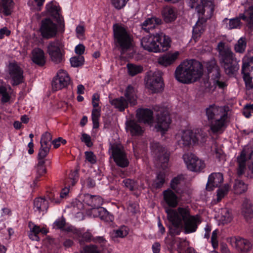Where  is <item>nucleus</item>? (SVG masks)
<instances>
[{
	"label": "nucleus",
	"mask_w": 253,
	"mask_h": 253,
	"mask_svg": "<svg viewBox=\"0 0 253 253\" xmlns=\"http://www.w3.org/2000/svg\"><path fill=\"white\" fill-rule=\"evenodd\" d=\"M166 212L169 221L172 224L169 229L172 235L179 234V227L182 226V222L186 233L195 232L201 222L199 215H191L190 210L187 206L180 207L176 210L167 208Z\"/></svg>",
	"instance_id": "nucleus-1"
},
{
	"label": "nucleus",
	"mask_w": 253,
	"mask_h": 253,
	"mask_svg": "<svg viewBox=\"0 0 253 253\" xmlns=\"http://www.w3.org/2000/svg\"><path fill=\"white\" fill-rule=\"evenodd\" d=\"M203 74L202 64L196 60H186L176 69L175 79L179 82L190 84L197 81Z\"/></svg>",
	"instance_id": "nucleus-2"
},
{
	"label": "nucleus",
	"mask_w": 253,
	"mask_h": 253,
	"mask_svg": "<svg viewBox=\"0 0 253 253\" xmlns=\"http://www.w3.org/2000/svg\"><path fill=\"white\" fill-rule=\"evenodd\" d=\"M206 115L210 121V128L213 133H221L227 126V112L222 107L211 105L206 109Z\"/></svg>",
	"instance_id": "nucleus-3"
},
{
	"label": "nucleus",
	"mask_w": 253,
	"mask_h": 253,
	"mask_svg": "<svg viewBox=\"0 0 253 253\" xmlns=\"http://www.w3.org/2000/svg\"><path fill=\"white\" fill-rule=\"evenodd\" d=\"M114 41L116 45L125 52L133 46V37L131 34L122 25H113Z\"/></svg>",
	"instance_id": "nucleus-4"
},
{
	"label": "nucleus",
	"mask_w": 253,
	"mask_h": 253,
	"mask_svg": "<svg viewBox=\"0 0 253 253\" xmlns=\"http://www.w3.org/2000/svg\"><path fill=\"white\" fill-rule=\"evenodd\" d=\"M217 49L219 52V60L221 66L227 74H232L234 71V63L236 62L234 53L228 46L223 42L218 43Z\"/></svg>",
	"instance_id": "nucleus-5"
},
{
	"label": "nucleus",
	"mask_w": 253,
	"mask_h": 253,
	"mask_svg": "<svg viewBox=\"0 0 253 253\" xmlns=\"http://www.w3.org/2000/svg\"><path fill=\"white\" fill-rule=\"evenodd\" d=\"M204 136L205 134L201 130L194 131L186 129L179 130L175 135V139L179 145L186 147L198 143Z\"/></svg>",
	"instance_id": "nucleus-6"
},
{
	"label": "nucleus",
	"mask_w": 253,
	"mask_h": 253,
	"mask_svg": "<svg viewBox=\"0 0 253 253\" xmlns=\"http://www.w3.org/2000/svg\"><path fill=\"white\" fill-rule=\"evenodd\" d=\"M190 6L195 8L198 13L205 15V19L211 17L213 11L214 5L209 0H188Z\"/></svg>",
	"instance_id": "nucleus-7"
},
{
	"label": "nucleus",
	"mask_w": 253,
	"mask_h": 253,
	"mask_svg": "<svg viewBox=\"0 0 253 253\" xmlns=\"http://www.w3.org/2000/svg\"><path fill=\"white\" fill-rule=\"evenodd\" d=\"M47 53L51 60L56 64H59L64 60V46L58 41L50 42L47 45Z\"/></svg>",
	"instance_id": "nucleus-8"
},
{
	"label": "nucleus",
	"mask_w": 253,
	"mask_h": 253,
	"mask_svg": "<svg viewBox=\"0 0 253 253\" xmlns=\"http://www.w3.org/2000/svg\"><path fill=\"white\" fill-rule=\"evenodd\" d=\"M183 159L187 169L192 171L200 172L205 168L204 161L192 153L185 154Z\"/></svg>",
	"instance_id": "nucleus-9"
},
{
	"label": "nucleus",
	"mask_w": 253,
	"mask_h": 253,
	"mask_svg": "<svg viewBox=\"0 0 253 253\" xmlns=\"http://www.w3.org/2000/svg\"><path fill=\"white\" fill-rule=\"evenodd\" d=\"M146 86L152 92L161 91L164 87L161 74L158 72H150L147 75Z\"/></svg>",
	"instance_id": "nucleus-10"
},
{
	"label": "nucleus",
	"mask_w": 253,
	"mask_h": 253,
	"mask_svg": "<svg viewBox=\"0 0 253 253\" xmlns=\"http://www.w3.org/2000/svg\"><path fill=\"white\" fill-rule=\"evenodd\" d=\"M240 19L247 22L250 27L253 26V6L245 10L244 13L241 14L239 17L231 19L227 27L229 29L238 28L241 25Z\"/></svg>",
	"instance_id": "nucleus-11"
},
{
	"label": "nucleus",
	"mask_w": 253,
	"mask_h": 253,
	"mask_svg": "<svg viewBox=\"0 0 253 253\" xmlns=\"http://www.w3.org/2000/svg\"><path fill=\"white\" fill-rule=\"evenodd\" d=\"M109 150L117 165L123 168L128 166V161L121 145H111Z\"/></svg>",
	"instance_id": "nucleus-12"
},
{
	"label": "nucleus",
	"mask_w": 253,
	"mask_h": 253,
	"mask_svg": "<svg viewBox=\"0 0 253 253\" xmlns=\"http://www.w3.org/2000/svg\"><path fill=\"white\" fill-rule=\"evenodd\" d=\"M109 150L117 165L123 168L128 166V161L121 145H111Z\"/></svg>",
	"instance_id": "nucleus-13"
},
{
	"label": "nucleus",
	"mask_w": 253,
	"mask_h": 253,
	"mask_svg": "<svg viewBox=\"0 0 253 253\" xmlns=\"http://www.w3.org/2000/svg\"><path fill=\"white\" fill-rule=\"evenodd\" d=\"M207 68L209 78L213 80V84L220 88H224L226 86L225 82L219 81L220 72L219 67L216 65L214 60H211L207 64Z\"/></svg>",
	"instance_id": "nucleus-14"
},
{
	"label": "nucleus",
	"mask_w": 253,
	"mask_h": 253,
	"mask_svg": "<svg viewBox=\"0 0 253 253\" xmlns=\"http://www.w3.org/2000/svg\"><path fill=\"white\" fill-rule=\"evenodd\" d=\"M40 31L43 38L47 39L52 38L57 34V25L50 19H45L42 21Z\"/></svg>",
	"instance_id": "nucleus-15"
},
{
	"label": "nucleus",
	"mask_w": 253,
	"mask_h": 253,
	"mask_svg": "<svg viewBox=\"0 0 253 253\" xmlns=\"http://www.w3.org/2000/svg\"><path fill=\"white\" fill-rule=\"evenodd\" d=\"M70 82V78L68 73L64 70H59L52 83V88L54 90H60L67 86Z\"/></svg>",
	"instance_id": "nucleus-16"
},
{
	"label": "nucleus",
	"mask_w": 253,
	"mask_h": 253,
	"mask_svg": "<svg viewBox=\"0 0 253 253\" xmlns=\"http://www.w3.org/2000/svg\"><path fill=\"white\" fill-rule=\"evenodd\" d=\"M152 152L162 164V168L164 169L168 166L169 160V154L165 147H162L159 143H153L151 146Z\"/></svg>",
	"instance_id": "nucleus-17"
},
{
	"label": "nucleus",
	"mask_w": 253,
	"mask_h": 253,
	"mask_svg": "<svg viewBox=\"0 0 253 253\" xmlns=\"http://www.w3.org/2000/svg\"><path fill=\"white\" fill-rule=\"evenodd\" d=\"M8 73L11 83L13 85L19 84L23 81V70L16 63L9 64Z\"/></svg>",
	"instance_id": "nucleus-18"
},
{
	"label": "nucleus",
	"mask_w": 253,
	"mask_h": 253,
	"mask_svg": "<svg viewBox=\"0 0 253 253\" xmlns=\"http://www.w3.org/2000/svg\"><path fill=\"white\" fill-rule=\"evenodd\" d=\"M157 38L158 33L143 37L141 40V46L144 50L149 52L157 53V49H158L157 43Z\"/></svg>",
	"instance_id": "nucleus-19"
},
{
	"label": "nucleus",
	"mask_w": 253,
	"mask_h": 253,
	"mask_svg": "<svg viewBox=\"0 0 253 253\" xmlns=\"http://www.w3.org/2000/svg\"><path fill=\"white\" fill-rule=\"evenodd\" d=\"M231 245L242 253L248 252L251 248V243L247 240L240 237H231L229 239Z\"/></svg>",
	"instance_id": "nucleus-20"
},
{
	"label": "nucleus",
	"mask_w": 253,
	"mask_h": 253,
	"mask_svg": "<svg viewBox=\"0 0 253 253\" xmlns=\"http://www.w3.org/2000/svg\"><path fill=\"white\" fill-rule=\"evenodd\" d=\"M99 95L95 93L92 96V104L93 109L91 113V119L93 123V128L99 127V120L100 117L101 109L99 107Z\"/></svg>",
	"instance_id": "nucleus-21"
},
{
	"label": "nucleus",
	"mask_w": 253,
	"mask_h": 253,
	"mask_svg": "<svg viewBox=\"0 0 253 253\" xmlns=\"http://www.w3.org/2000/svg\"><path fill=\"white\" fill-rule=\"evenodd\" d=\"M170 117L168 115H163L158 116L155 126L157 131L160 132L162 134L168 131L170 124Z\"/></svg>",
	"instance_id": "nucleus-22"
},
{
	"label": "nucleus",
	"mask_w": 253,
	"mask_h": 253,
	"mask_svg": "<svg viewBox=\"0 0 253 253\" xmlns=\"http://www.w3.org/2000/svg\"><path fill=\"white\" fill-rule=\"evenodd\" d=\"M199 19L193 28L192 38L196 42L201 36L205 30V22L208 19H205V15L199 13Z\"/></svg>",
	"instance_id": "nucleus-23"
},
{
	"label": "nucleus",
	"mask_w": 253,
	"mask_h": 253,
	"mask_svg": "<svg viewBox=\"0 0 253 253\" xmlns=\"http://www.w3.org/2000/svg\"><path fill=\"white\" fill-rule=\"evenodd\" d=\"M179 54L177 51L169 52L160 57L158 62L162 66L167 67L173 64L178 59Z\"/></svg>",
	"instance_id": "nucleus-24"
},
{
	"label": "nucleus",
	"mask_w": 253,
	"mask_h": 253,
	"mask_svg": "<svg viewBox=\"0 0 253 253\" xmlns=\"http://www.w3.org/2000/svg\"><path fill=\"white\" fill-rule=\"evenodd\" d=\"M158 41H157V53L163 52L167 51L170 46L171 40L169 36L163 33H158Z\"/></svg>",
	"instance_id": "nucleus-25"
},
{
	"label": "nucleus",
	"mask_w": 253,
	"mask_h": 253,
	"mask_svg": "<svg viewBox=\"0 0 253 253\" xmlns=\"http://www.w3.org/2000/svg\"><path fill=\"white\" fill-rule=\"evenodd\" d=\"M223 181V177L221 173H213L209 176L207 184V189L212 190L213 188L218 186Z\"/></svg>",
	"instance_id": "nucleus-26"
},
{
	"label": "nucleus",
	"mask_w": 253,
	"mask_h": 253,
	"mask_svg": "<svg viewBox=\"0 0 253 253\" xmlns=\"http://www.w3.org/2000/svg\"><path fill=\"white\" fill-rule=\"evenodd\" d=\"M136 116L138 120L145 124L151 125L153 119V113L149 109H140L137 111Z\"/></svg>",
	"instance_id": "nucleus-27"
},
{
	"label": "nucleus",
	"mask_w": 253,
	"mask_h": 253,
	"mask_svg": "<svg viewBox=\"0 0 253 253\" xmlns=\"http://www.w3.org/2000/svg\"><path fill=\"white\" fill-rule=\"evenodd\" d=\"M164 199L169 207H176L178 204V199L176 195L170 189L163 192Z\"/></svg>",
	"instance_id": "nucleus-28"
},
{
	"label": "nucleus",
	"mask_w": 253,
	"mask_h": 253,
	"mask_svg": "<svg viewBox=\"0 0 253 253\" xmlns=\"http://www.w3.org/2000/svg\"><path fill=\"white\" fill-rule=\"evenodd\" d=\"M48 208V202L43 198H39L34 200V209L38 214H44Z\"/></svg>",
	"instance_id": "nucleus-29"
},
{
	"label": "nucleus",
	"mask_w": 253,
	"mask_h": 253,
	"mask_svg": "<svg viewBox=\"0 0 253 253\" xmlns=\"http://www.w3.org/2000/svg\"><path fill=\"white\" fill-rule=\"evenodd\" d=\"M32 60L40 66H43L45 63V57L44 51L39 48H36L32 52Z\"/></svg>",
	"instance_id": "nucleus-30"
},
{
	"label": "nucleus",
	"mask_w": 253,
	"mask_h": 253,
	"mask_svg": "<svg viewBox=\"0 0 253 253\" xmlns=\"http://www.w3.org/2000/svg\"><path fill=\"white\" fill-rule=\"evenodd\" d=\"M126 129L127 132H130L132 135H139L143 133L142 128L134 121H127L126 123Z\"/></svg>",
	"instance_id": "nucleus-31"
},
{
	"label": "nucleus",
	"mask_w": 253,
	"mask_h": 253,
	"mask_svg": "<svg viewBox=\"0 0 253 253\" xmlns=\"http://www.w3.org/2000/svg\"><path fill=\"white\" fill-rule=\"evenodd\" d=\"M216 219L219 225H224L230 222L232 217L228 209H222L216 217Z\"/></svg>",
	"instance_id": "nucleus-32"
},
{
	"label": "nucleus",
	"mask_w": 253,
	"mask_h": 253,
	"mask_svg": "<svg viewBox=\"0 0 253 253\" xmlns=\"http://www.w3.org/2000/svg\"><path fill=\"white\" fill-rule=\"evenodd\" d=\"M109 102L112 106L121 112L124 111L128 107V104L127 101L123 96L111 99Z\"/></svg>",
	"instance_id": "nucleus-33"
},
{
	"label": "nucleus",
	"mask_w": 253,
	"mask_h": 253,
	"mask_svg": "<svg viewBox=\"0 0 253 253\" xmlns=\"http://www.w3.org/2000/svg\"><path fill=\"white\" fill-rule=\"evenodd\" d=\"M125 98L131 106H134L137 103V96L134 88L129 85L126 88L125 92Z\"/></svg>",
	"instance_id": "nucleus-34"
},
{
	"label": "nucleus",
	"mask_w": 253,
	"mask_h": 253,
	"mask_svg": "<svg viewBox=\"0 0 253 253\" xmlns=\"http://www.w3.org/2000/svg\"><path fill=\"white\" fill-rule=\"evenodd\" d=\"M161 20L156 17H151L146 19L141 24V27L146 31L153 29L155 27L160 24Z\"/></svg>",
	"instance_id": "nucleus-35"
},
{
	"label": "nucleus",
	"mask_w": 253,
	"mask_h": 253,
	"mask_svg": "<svg viewBox=\"0 0 253 253\" xmlns=\"http://www.w3.org/2000/svg\"><path fill=\"white\" fill-rule=\"evenodd\" d=\"M84 201L88 205L91 207H98L103 203L102 199L98 196H92L90 194H86L84 196Z\"/></svg>",
	"instance_id": "nucleus-36"
},
{
	"label": "nucleus",
	"mask_w": 253,
	"mask_h": 253,
	"mask_svg": "<svg viewBox=\"0 0 253 253\" xmlns=\"http://www.w3.org/2000/svg\"><path fill=\"white\" fill-rule=\"evenodd\" d=\"M253 201L245 199L242 204V213L245 217H250L253 214Z\"/></svg>",
	"instance_id": "nucleus-37"
},
{
	"label": "nucleus",
	"mask_w": 253,
	"mask_h": 253,
	"mask_svg": "<svg viewBox=\"0 0 253 253\" xmlns=\"http://www.w3.org/2000/svg\"><path fill=\"white\" fill-rule=\"evenodd\" d=\"M162 15L165 22L167 23L174 21L176 18L175 11L170 7H165L162 11Z\"/></svg>",
	"instance_id": "nucleus-38"
},
{
	"label": "nucleus",
	"mask_w": 253,
	"mask_h": 253,
	"mask_svg": "<svg viewBox=\"0 0 253 253\" xmlns=\"http://www.w3.org/2000/svg\"><path fill=\"white\" fill-rule=\"evenodd\" d=\"M44 164V160H40L38 164L35 166L34 169V172L35 173V181H38L40 178L46 173V169Z\"/></svg>",
	"instance_id": "nucleus-39"
},
{
	"label": "nucleus",
	"mask_w": 253,
	"mask_h": 253,
	"mask_svg": "<svg viewBox=\"0 0 253 253\" xmlns=\"http://www.w3.org/2000/svg\"><path fill=\"white\" fill-rule=\"evenodd\" d=\"M184 181V177L183 175H178L174 177L170 182V187L177 193L180 194V186Z\"/></svg>",
	"instance_id": "nucleus-40"
},
{
	"label": "nucleus",
	"mask_w": 253,
	"mask_h": 253,
	"mask_svg": "<svg viewBox=\"0 0 253 253\" xmlns=\"http://www.w3.org/2000/svg\"><path fill=\"white\" fill-rule=\"evenodd\" d=\"M242 67V72L243 75V79L245 81L246 87L248 89L253 88V83H252L253 78L250 76V72L253 71V69H244Z\"/></svg>",
	"instance_id": "nucleus-41"
},
{
	"label": "nucleus",
	"mask_w": 253,
	"mask_h": 253,
	"mask_svg": "<svg viewBox=\"0 0 253 253\" xmlns=\"http://www.w3.org/2000/svg\"><path fill=\"white\" fill-rule=\"evenodd\" d=\"M245 150L242 151L240 155L238 157L237 160L239 165L238 169V174L239 175H242L246 169V162L247 158L245 157Z\"/></svg>",
	"instance_id": "nucleus-42"
},
{
	"label": "nucleus",
	"mask_w": 253,
	"mask_h": 253,
	"mask_svg": "<svg viewBox=\"0 0 253 253\" xmlns=\"http://www.w3.org/2000/svg\"><path fill=\"white\" fill-rule=\"evenodd\" d=\"M46 10L52 16L57 17L59 15V7L58 4L55 1H51L46 5Z\"/></svg>",
	"instance_id": "nucleus-43"
},
{
	"label": "nucleus",
	"mask_w": 253,
	"mask_h": 253,
	"mask_svg": "<svg viewBox=\"0 0 253 253\" xmlns=\"http://www.w3.org/2000/svg\"><path fill=\"white\" fill-rule=\"evenodd\" d=\"M12 6L13 3L11 0H2L0 4V12L8 15L11 13Z\"/></svg>",
	"instance_id": "nucleus-44"
},
{
	"label": "nucleus",
	"mask_w": 253,
	"mask_h": 253,
	"mask_svg": "<svg viewBox=\"0 0 253 253\" xmlns=\"http://www.w3.org/2000/svg\"><path fill=\"white\" fill-rule=\"evenodd\" d=\"M233 190L235 194H240L247 190V185L242 181L236 180L234 184Z\"/></svg>",
	"instance_id": "nucleus-45"
},
{
	"label": "nucleus",
	"mask_w": 253,
	"mask_h": 253,
	"mask_svg": "<svg viewBox=\"0 0 253 253\" xmlns=\"http://www.w3.org/2000/svg\"><path fill=\"white\" fill-rule=\"evenodd\" d=\"M127 71L129 75L135 76L143 71V67L140 65L128 64L127 65Z\"/></svg>",
	"instance_id": "nucleus-46"
},
{
	"label": "nucleus",
	"mask_w": 253,
	"mask_h": 253,
	"mask_svg": "<svg viewBox=\"0 0 253 253\" xmlns=\"http://www.w3.org/2000/svg\"><path fill=\"white\" fill-rule=\"evenodd\" d=\"M53 227L56 229H61L64 230L72 231L73 229V226H70L68 228L66 227V223L65 219L61 217L57 219L53 223Z\"/></svg>",
	"instance_id": "nucleus-47"
},
{
	"label": "nucleus",
	"mask_w": 253,
	"mask_h": 253,
	"mask_svg": "<svg viewBox=\"0 0 253 253\" xmlns=\"http://www.w3.org/2000/svg\"><path fill=\"white\" fill-rule=\"evenodd\" d=\"M246 46V39L244 38H241L234 45L235 51L236 52L242 53L245 51Z\"/></svg>",
	"instance_id": "nucleus-48"
},
{
	"label": "nucleus",
	"mask_w": 253,
	"mask_h": 253,
	"mask_svg": "<svg viewBox=\"0 0 253 253\" xmlns=\"http://www.w3.org/2000/svg\"><path fill=\"white\" fill-rule=\"evenodd\" d=\"M52 136L50 133L46 132L42 135L40 141V144L42 146H46L50 148Z\"/></svg>",
	"instance_id": "nucleus-49"
},
{
	"label": "nucleus",
	"mask_w": 253,
	"mask_h": 253,
	"mask_svg": "<svg viewBox=\"0 0 253 253\" xmlns=\"http://www.w3.org/2000/svg\"><path fill=\"white\" fill-rule=\"evenodd\" d=\"M98 217L106 222L111 221L113 219V216L103 207H100V213Z\"/></svg>",
	"instance_id": "nucleus-50"
},
{
	"label": "nucleus",
	"mask_w": 253,
	"mask_h": 253,
	"mask_svg": "<svg viewBox=\"0 0 253 253\" xmlns=\"http://www.w3.org/2000/svg\"><path fill=\"white\" fill-rule=\"evenodd\" d=\"M230 186L226 184L220 187L217 191V201H220L228 193Z\"/></svg>",
	"instance_id": "nucleus-51"
},
{
	"label": "nucleus",
	"mask_w": 253,
	"mask_h": 253,
	"mask_svg": "<svg viewBox=\"0 0 253 253\" xmlns=\"http://www.w3.org/2000/svg\"><path fill=\"white\" fill-rule=\"evenodd\" d=\"M128 234V230L126 227H122L119 229L114 230L112 232V236L116 238H124Z\"/></svg>",
	"instance_id": "nucleus-52"
},
{
	"label": "nucleus",
	"mask_w": 253,
	"mask_h": 253,
	"mask_svg": "<svg viewBox=\"0 0 253 253\" xmlns=\"http://www.w3.org/2000/svg\"><path fill=\"white\" fill-rule=\"evenodd\" d=\"M242 67L244 69L249 68L253 69V56L250 57L248 54L245 55L242 59Z\"/></svg>",
	"instance_id": "nucleus-53"
},
{
	"label": "nucleus",
	"mask_w": 253,
	"mask_h": 253,
	"mask_svg": "<svg viewBox=\"0 0 253 253\" xmlns=\"http://www.w3.org/2000/svg\"><path fill=\"white\" fill-rule=\"evenodd\" d=\"M165 174L164 172L158 173L153 182V186L156 188L161 187L165 182Z\"/></svg>",
	"instance_id": "nucleus-54"
},
{
	"label": "nucleus",
	"mask_w": 253,
	"mask_h": 253,
	"mask_svg": "<svg viewBox=\"0 0 253 253\" xmlns=\"http://www.w3.org/2000/svg\"><path fill=\"white\" fill-rule=\"evenodd\" d=\"M84 61L83 56L73 57L70 59L71 66L74 67H77L81 66Z\"/></svg>",
	"instance_id": "nucleus-55"
},
{
	"label": "nucleus",
	"mask_w": 253,
	"mask_h": 253,
	"mask_svg": "<svg viewBox=\"0 0 253 253\" xmlns=\"http://www.w3.org/2000/svg\"><path fill=\"white\" fill-rule=\"evenodd\" d=\"M50 148H48L46 146H42L41 145V148L39 150L38 158L39 161L40 160H43V159L49 153Z\"/></svg>",
	"instance_id": "nucleus-56"
},
{
	"label": "nucleus",
	"mask_w": 253,
	"mask_h": 253,
	"mask_svg": "<svg viewBox=\"0 0 253 253\" xmlns=\"http://www.w3.org/2000/svg\"><path fill=\"white\" fill-rule=\"evenodd\" d=\"M85 28L84 25H79L76 28V36L78 38L83 40L84 39Z\"/></svg>",
	"instance_id": "nucleus-57"
},
{
	"label": "nucleus",
	"mask_w": 253,
	"mask_h": 253,
	"mask_svg": "<svg viewBox=\"0 0 253 253\" xmlns=\"http://www.w3.org/2000/svg\"><path fill=\"white\" fill-rule=\"evenodd\" d=\"M0 96L1 97V101L3 103L7 102L9 100V95L6 88L4 86H0Z\"/></svg>",
	"instance_id": "nucleus-58"
},
{
	"label": "nucleus",
	"mask_w": 253,
	"mask_h": 253,
	"mask_svg": "<svg viewBox=\"0 0 253 253\" xmlns=\"http://www.w3.org/2000/svg\"><path fill=\"white\" fill-rule=\"evenodd\" d=\"M112 4L117 9H120L124 7L128 0H110Z\"/></svg>",
	"instance_id": "nucleus-59"
},
{
	"label": "nucleus",
	"mask_w": 253,
	"mask_h": 253,
	"mask_svg": "<svg viewBox=\"0 0 253 253\" xmlns=\"http://www.w3.org/2000/svg\"><path fill=\"white\" fill-rule=\"evenodd\" d=\"M85 159L87 161L91 164H94L96 162V158L93 152L91 151L85 152Z\"/></svg>",
	"instance_id": "nucleus-60"
},
{
	"label": "nucleus",
	"mask_w": 253,
	"mask_h": 253,
	"mask_svg": "<svg viewBox=\"0 0 253 253\" xmlns=\"http://www.w3.org/2000/svg\"><path fill=\"white\" fill-rule=\"evenodd\" d=\"M253 113V104L246 105L243 109V114L246 118H249Z\"/></svg>",
	"instance_id": "nucleus-61"
},
{
	"label": "nucleus",
	"mask_w": 253,
	"mask_h": 253,
	"mask_svg": "<svg viewBox=\"0 0 253 253\" xmlns=\"http://www.w3.org/2000/svg\"><path fill=\"white\" fill-rule=\"evenodd\" d=\"M95 242L96 243H98L100 245L102 250H105L107 249V247L108 244L107 241L104 239L102 237H97L95 239Z\"/></svg>",
	"instance_id": "nucleus-62"
},
{
	"label": "nucleus",
	"mask_w": 253,
	"mask_h": 253,
	"mask_svg": "<svg viewBox=\"0 0 253 253\" xmlns=\"http://www.w3.org/2000/svg\"><path fill=\"white\" fill-rule=\"evenodd\" d=\"M218 232V231L217 230H214L212 233L211 242L212 246L214 249L217 248L218 246V243L217 241Z\"/></svg>",
	"instance_id": "nucleus-63"
},
{
	"label": "nucleus",
	"mask_w": 253,
	"mask_h": 253,
	"mask_svg": "<svg viewBox=\"0 0 253 253\" xmlns=\"http://www.w3.org/2000/svg\"><path fill=\"white\" fill-rule=\"evenodd\" d=\"M81 253H99L94 246L85 247Z\"/></svg>",
	"instance_id": "nucleus-64"
}]
</instances>
